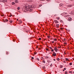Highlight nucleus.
I'll use <instances>...</instances> for the list:
<instances>
[{
  "label": "nucleus",
  "mask_w": 74,
  "mask_h": 74,
  "mask_svg": "<svg viewBox=\"0 0 74 74\" xmlns=\"http://www.w3.org/2000/svg\"><path fill=\"white\" fill-rule=\"evenodd\" d=\"M26 10H27L28 11H29L30 12H31V11H32L33 10L32 9V8H30L29 6H26Z\"/></svg>",
  "instance_id": "f257e3e1"
},
{
  "label": "nucleus",
  "mask_w": 74,
  "mask_h": 74,
  "mask_svg": "<svg viewBox=\"0 0 74 74\" xmlns=\"http://www.w3.org/2000/svg\"><path fill=\"white\" fill-rule=\"evenodd\" d=\"M0 1L3 2V3H5V2H7V0H0Z\"/></svg>",
  "instance_id": "f03ea898"
},
{
  "label": "nucleus",
  "mask_w": 74,
  "mask_h": 74,
  "mask_svg": "<svg viewBox=\"0 0 74 74\" xmlns=\"http://www.w3.org/2000/svg\"><path fill=\"white\" fill-rule=\"evenodd\" d=\"M53 55L54 56H55L56 55V53L54 52H53Z\"/></svg>",
  "instance_id": "7ed1b4c3"
},
{
  "label": "nucleus",
  "mask_w": 74,
  "mask_h": 74,
  "mask_svg": "<svg viewBox=\"0 0 74 74\" xmlns=\"http://www.w3.org/2000/svg\"><path fill=\"white\" fill-rule=\"evenodd\" d=\"M72 20V18H71V17L69 18L68 21H71Z\"/></svg>",
  "instance_id": "20e7f679"
},
{
  "label": "nucleus",
  "mask_w": 74,
  "mask_h": 74,
  "mask_svg": "<svg viewBox=\"0 0 74 74\" xmlns=\"http://www.w3.org/2000/svg\"><path fill=\"white\" fill-rule=\"evenodd\" d=\"M54 22H55V23H59V22L57 20H54Z\"/></svg>",
  "instance_id": "39448f33"
},
{
  "label": "nucleus",
  "mask_w": 74,
  "mask_h": 74,
  "mask_svg": "<svg viewBox=\"0 0 74 74\" xmlns=\"http://www.w3.org/2000/svg\"><path fill=\"white\" fill-rule=\"evenodd\" d=\"M67 14V13H62V14H61V15H64V14Z\"/></svg>",
  "instance_id": "423d86ee"
},
{
  "label": "nucleus",
  "mask_w": 74,
  "mask_h": 74,
  "mask_svg": "<svg viewBox=\"0 0 74 74\" xmlns=\"http://www.w3.org/2000/svg\"><path fill=\"white\" fill-rule=\"evenodd\" d=\"M56 26L57 27H59V25L56 24Z\"/></svg>",
  "instance_id": "0eeeda50"
},
{
  "label": "nucleus",
  "mask_w": 74,
  "mask_h": 74,
  "mask_svg": "<svg viewBox=\"0 0 74 74\" xmlns=\"http://www.w3.org/2000/svg\"><path fill=\"white\" fill-rule=\"evenodd\" d=\"M54 50L55 51H58V49H57L56 47H54Z\"/></svg>",
  "instance_id": "6e6552de"
},
{
  "label": "nucleus",
  "mask_w": 74,
  "mask_h": 74,
  "mask_svg": "<svg viewBox=\"0 0 74 74\" xmlns=\"http://www.w3.org/2000/svg\"><path fill=\"white\" fill-rule=\"evenodd\" d=\"M18 1L17 0H15V3H18Z\"/></svg>",
  "instance_id": "1a4fd4ad"
},
{
  "label": "nucleus",
  "mask_w": 74,
  "mask_h": 74,
  "mask_svg": "<svg viewBox=\"0 0 74 74\" xmlns=\"http://www.w3.org/2000/svg\"><path fill=\"white\" fill-rule=\"evenodd\" d=\"M17 10H20V7H18L17 8Z\"/></svg>",
  "instance_id": "9d476101"
},
{
  "label": "nucleus",
  "mask_w": 74,
  "mask_h": 74,
  "mask_svg": "<svg viewBox=\"0 0 74 74\" xmlns=\"http://www.w3.org/2000/svg\"><path fill=\"white\" fill-rule=\"evenodd\" d=\"M12 5H14V4H15V3L12 2Z\"/></svg>",
  "instance_id": "9b49d317"
},
{
  "label": "nucleus",
  "mask_w": 74,
  "mask_h": 74,
  "mask_svg": "<svg viewBox=\"0 0 74 74\" xmlns=\"http://www.w3.org/2000/svg\"><path fill=\"white\" fill-rule=\"evenodd\" d=\"M69 65L70 66H71V65H72V63L71 62L70 64H69Z\"/></svg>",
  "instance_id": "f8f14e48"
},
{
  "label": "nucleus",
  "mask_w": 74,
  "mask_h": 74,
  "mask_svg": "<svg viewBox=\"0 0 74 74\" xmlns=\"http://www.w3.org/2000/svg\"><path fill=\"white\" fill-rule=\"evenodd\" d=\"M8 19H5V21H6V22H8Z\"/></svg>",
  "instance_id": "ddd939ff"
},
{
  "label": "nucleus",
  "mask_w": 74,
  "mask_h": 74,
  "mask_svg": "<svg viewBox=\"0 0 74 74\" xmlns=\"http://www.w3.org/2000/svg\"><path fill=\"white\" fill-rule=\"evenodd\" d=\"M19 22H20L21 23H22V22L21 21V20H20L19 21Z\"/></svg>",
  "instance_id": "4468645a"
},
{
  "label": "nucleus",
  "mask_w": 74,
  "mask_h": 74,
  "mask_svg": "<svg viewBox=\"0 0 74 74\" xmlns=\"http://www.w3.org/2000/svg\"><path fill=\"white\" fill-rule=\"evenodd\" d=\"M65 74H67V71H65Z\"/></svg>",
  "instance_id": "2eb2a0df"
},
{
  "label": "nucleus",
  "mask_w": 74,
  "mask_h": 74,
  "mask_svg": "<svg viewBox=\"0 0 74 74\" xmlns=\"http://www.w3.org/2000/svg\"><path fill=\"white\" fill-rule=\"evenodd\" d=\"M47 37H48L49 38H50V36H47Z\"/></svg>",
  "instance_id": "dca6fc26"
},
{
  "label": "nucleus",
  "mask_w": 74,
  "mask_h": 74,
  "mask_svg": "<svg viewBox=\"0 0 74 74\" xmlns=\"http://www.w3.org/2000/svg\"><path fill=\"white\" fill-rule=\"evenodd\" d=\"M10 23H12V21H10Z\"/></svg>",
  "instance_id": "f3484780"
},
{
  "label": "nucleus",
  "mask_w": 74,
  "mask_h": 74,
  "mask_svg": "<svg viewBox=\"0 0 74 74\" xmlns=\"http://www.w3.org/2000/svg\"><path fill=\"white\" fill-rule=\"evenodd\" d=\"M62 5H63V4H60V6H62Z\"/></svg>",
  "instance_id": "a211bd4d"
},
{
  "label": "nucleus",
  "mask_w": 74,
  "mask_h": 74,
  "mask_svg": "<svg viewBox=\"0 0 74 74\" xmlns=\"http://www.w3.org/2000/svg\"><path fill=\"white\" fill-rule=\"evenodd\" d=\"M6 54H7V55H8V52L7 51V52H6Z\"/></svg>",
  "instance_id": "6ab92c4d"
},
{
  "label": "nucleus",
  "mask_w": 74,
  "mask_h": 74,
  "mask_svg": "<svg viewBox=\"0 0 74 74\" xmlns=\"http://www.w3.org/2000/svg\"><path fill=\"white\" fill-rule=\"evenodd\" d=\"M49 48L50 49H52V48L51 47H49Z\"/></svg>",
  "instance_id": "aec40b11"
},
{
  "label": "nucleus",
  "mask_w": 74,
  "mask_h": 74,
  "mask_svg": "<svg viewBox=\"0 0 74 74\" xmlns=\"http://www.w3.org/2000/svg\"><path fill=\"white\" fill-rule=\"evenodd\" d=\"M65 59L66 61H67V60H68V58H66Z\"/></svg>",
  "instance_id": "412c9836"
},
{
  "label": "nucleus",
  "mask_w": 74,
  "mask_h": 74,
  "mask_svg": "<svg viewBox=\"0 0 74 74\" xmlns=\"http://www.w3.org/2000/svg\"><path fill=\"white\" fill-rule=\"evenodd\" d=\"M42 68H43V69H45V66H43V67H42Z\"/></svg>",
  "instance_id": "4be33fe9"
},
{
  "label": "nucleus",
  "mask_w": 74,
  "mask_h": 74,
  "mask_svg": "<svg viewBox=\"0 0 74 74\" xmlns=\"http://www.w3.org/2000/svg\"><path fill=\"white\" fill-rule=\"evenodd\" d=\"M69 73H72V72L71 71H69Z\"/></svg>",
  "instance_id": "5701e85b"
},
{
  "label": "nucleus",
  "mask_w": 74,
  "mask_h": 74,
  "mask_svg": "<svg viewBox=\"0 0 74 74\" xmlns=\"http://www.w3.org/2000/svg\"><path fill=\"white\" fill-rule=\"evenodd\" d=\"M57 60H58V61H59V60H60V59H59V58H58V59H57Z\"/></svg>",
  "instance_id": "b1692460"
},
{
  "label": "nucleus",
  "mask_w": 74,
  "mask_h": 74,
  "mask_svg": "<svg viewBox=\"0 0 74 74\" xmlns=\"http://www.w3.org/2000/svg\"><path fill=\"white\" fill-rule=\"evenodd\" d=\"M32 59H34V57H32Z\"/></svg>",
  "instance_id": "393cba45"
},
{
  "label": "nucleus",
  "mask_w": 74,
  "mask_h": 74,
  "mask_svg": "<svg viewBox=\"0 0 74 74\" xmlns=\"http://www.w3.org/2000/svg\"><path fill=\"white\" fill-rule=\"evenodd\" d=\"M36 59H37V60H38V61H39V59H38V58H37Z\"/></svg>",
  "instance_id": "a878e982"
},
{
  "label": "nucleus",
  "mask_w": 74,
  "mask_h": 74,
  "mask_svg": "<svg viewBox=\"0 0 74 74\" xmlns=\"http://www.w3.org/2000/svg\"><path fill=\"white\" fill-rule=\"evenodd\" d=\"M71 6H72V5H69V7H71Z\"/></svg>",
  "instance_id": "bb28decb"
},
{
  "label": "nucleus",
  "mask_w": 74,
  "mask_h": 74,
  "mask_svg": "<svg viewBox=\"0 0 74 74\" xmlns=\"http://www.w3.org/2000/svg\"><path fill=\"white\" fill-rule=\"evenodd\" d=\"M60 68H62V67H63V66H60Z\"/></svg>",
  "instance_id": "cd10ccee"
},
{
  "label": "nucleus",
  "mask_w": 74,
  "mask_h": 74,
  "mask_svg": "<svg viewBox=\"0 0 74 74\" xmlns=\"http://www.w3.org/2000/svg\"><path fill=\"white\" fill-rule=\"evenodd\" d=\"M69 15H66V17H67L68 16H69Z\"/></svg>",
  "instance_id": "c85d7f7f"
},
{
  "label": "nucleus",
  "mask_w": 74,
  "mask_h": 74,
  "mask_svg": "<svg viewBox=\"0 0 74 74\" xmlns=\"http://www.w3.org/2000/svg\"><path fill=\"white\" fill-rule=\"evenodd\" d=\"M54 40V41H56L57 40V39H55Z\"/></svg>",
  "instance_id": "c756f323"
},
{
  "label": "nucleus",
  "mask_w": 74,
  "mask_h": 74,
  "mask_svg": "<svg viewBox=\"0 0 74 74\" xmlns=\"http://www.w3.org/2000/svg\"><path fill=\"white\" fill-rule=\"evenodd\" d=\"M52 66V64H51L50 66H51H51Z\"/></svg>",
  "instance_id": "7c9ffc66"
},
{
  "label": "nucleus",
  "mask_w": 74,
  "mask_h": 74,
  "mask_svg": "<svg viewBox=\"0 0 74 74\" xmlns=\"http://www.w3.org/2000/svg\"><path fill=\"white\" fill-rule=\"evenodd\" d=\"M39 40H41V38H39Z\"/></svg>",
  "instance_id": "2f4dec72"
},
{
  "label": "nucleus",
  "mask_w": 74,
  "mask_h": 74,
  "mask_svg": "<svg viewBox=\"0 0 74 74\" xmlns=\"http://www.w3.org/2000/svg\"><path fill=\"white\" fill-rule=\"evenodd\" d=\"M52 52H53V49H52L51 50Z\"/></svg>",
  "instance_id": "473e14b6"
},
{
  "label": "nucleus",
  "mask_w": 74,
  "mask_h": 74,
  "mask_svg": "<svg viewBox=\"0 0 74 74\" xmlns=\"http://www.w3.org/2000/svg\"><path fill=\"white\" fill-rule=\"evenodd\" d=\"M59 18H60V17L58 18V19L59 20Z\"/></svg>",
  "instance_id": "72a5a7b5"
},
{
  "label": "nucleus",
  "mask_w": 74,
  "mask_h": 74,
  "mask_svg": "<svg viewBox=\"0 0 74 74\" xmlns=\"http://www.w3.org/2000/svg\"><path fill=\"white\" fill-rule=\"evenodd\" d=\"M46 50H47V51H49V50H48V49H46Z\"/></svg>",
  "instance_id": "f704fd0d"
},
{
  "label": "nucleus",
  "mask_w": 74,
  "mask_h": 74,
  "mask_svg": "<svg viewBox=\"0 0 74 74\" xmlns=\"http://www.w3.org/2000/svg\"><path fill=\"white\" fill-rule=\"evenodd\" d=\"M12 16V15H10V17H11V16Z\"/></svg>",
  "instance_id": "c9c22d12"
},
{
  "label": "nucleus",
  "mask_w": 74,
  "mask_h": 74,
  "mask_svg": "<svg viewBox=\"0 0 74 74\" xmlns=\"http://www.w3.org/2000/svg\"><path fill=\"white\" fill-rule=\"evenodd\" d=\"M57 16V15L56 14L54 15V16Z\"/></svg>",
  "instance_id": "e433bc0d"
},
{
  "label": "nucleus",
  "mask_w": 74,
  "mask_h": 74,
  "mask_svg": "<svg viewBox=\"0 0 74 74\" xmlns=\"http://www.w3.org/2000/svg\"><path fill=\"white\" fill-rule=\"evenodd\" d=\"M52 43H54V42L52 41Z\"/></svg>",
  "instance_id": "4c0bfd02"
},
{
  "label": "nucleus",
  "mask_w": 74,
  "mask_h": 74,
  "mask_svg": "<svg viewBox=\"0 0 74 74\" xmlns=\"http://www.w3.org/2000/svg\"><path fill=\"white\" fill-rule=\"evenodd\" d=\"M54 61H55V60H55V59H54Z\"/></svg>",
  "instance_id": "58836bf2"
},
{
  "label": "nucleus",
  "mask_w": 74,
  "mask_h": 74,
  "mask_svg": "<svg viewBox=\"0 0 74 74\" xmlns=\"http://www.w3.org/2000/svg\"><path fill=\"white\" fill-rule=\"evenodd\" d=\"M44 63H45V62L44 61Z\"/></svg>",
  "instance_id": "ea45409f"
},
{
  "label": "nucleus",
  "mask_w": 74,
  "mask_h": 74,
  "mask_svg": "<svg viewBox=\"0 0 74 74\" xmlns=\"http://www.w3.org/2000/svg\"><path fill=\"white\" fill-rule=\"evenodd\" d=\"M64 70H66V68H64Z\"/></svg>",
  "instance_id": "a19ab883"
},
{
  "label": "nucleus",
  "mask_w": 74,
  "mask_h": 74,
  "mask_svg": "<svg viewBox=\"0 0 74 74\" xmlns=\"http://www.w3.org/2000/svg\"><path fill=\"white\" fill-rule=\"evenodd\" d=\"M60 29H61V30H62V28H61Z\"/></svg>",
  "instance_id": "79ce46f5"
},
{
  "label": "nucleus",
  "mask_w": 74,
  "mask_h": 74,
  "mask_svg": "<svg viewBox=\"0 0 74 74\" xmlns=\"http://www.w3.org/2000/svg\"><path fill=\"white\" fill-rule=\"evenodd\" d=\"M64 44H67V43H64Z\"/></svg>",
  "instance_id": "37998d69"
},
{
  "label": "nucleus",
  "mask_w": 74,
  "mask_h": 74,
  "mask_svg": "<svg viewBox=\"0 0 74 74\" xmlns=\"http://www.w3.org/2000/svg\"><path fill=\"white\" fill-rule=\"evenodd\" d=\"M34 53L35 55H36V53Z\"/></svg>",
  "instance_id": "c03bdc74"
},
{
  "label": "nucleus",
  "mask_w": 74,
  "mask_h": 74,
  "mask_svg": "<svg viewBox=\"0 0 74 74\" xmlns=\"http://www.w3.org/2000/svg\"><path fill=\"white\" fill-rule=\"evenodd\" d=\"M40 1H43V0H40Z\"/></svg>",
  "instance_id": "a18cd8bd"
},
{
  "label": "nucleus",
  "mask_w": 74,
  "mask_h": 74,
  "mask_svg": "<svg viewBox=\"0 0 74 74\" xmlns=\"http://www.w3.org/2000/svg\"><path fill=\"white\" fill-rule=\"evenodd\" d=\"M66 40L65 38H64V40Z\"/></svg>",
  "instance_id": "49530a36"
},
{
  "label": "nucleus",
  "mask_w": 74,
  "mask_h": 74,
  "mask_svg": "<svg viewBox=\"0 0 74 74\" xmlns=\"http://www.w3.org/2000/svg\"><path fill=\"white\" fill-rule=\"evenodd\" d=\"M62 20L60 21V22H62Z\"/></svg>",
  "instance_id": "de8ad7c7"
},
{
  "label": "nucleus",
  "mask_w": 74,
  "mask_h": 74,
  "mask_svg": "<svg viewBox=\"0 0 74 74\" xmlns=\"http://www.w3.org/2000/svg\"><path fill=\"white\" fill-rule=\"evenodd\" d=\"M64 54H66V53L65 52H64Z\"/></svg>",
  "instance_id": "09e8293b"
},
{
  "label": "nucleus",
  "mask_w": 74,
  "mask_h": 74,
  "mask_svg": "<svg viewBox=\"0 0 74 74\" xmlns=\"http://www.w3.org/2000/svg\"><path fill=\"white\" fill-rule=\"evenodd\" d=\"M62 7H63V5H62Z\"/></svg>",
  "instance_id": "8fccbe9b"
},
{
  "label": "nucleus",
  "mask_w": 74,
  "mask_h": 74,
  "mask_svg": "<svg viewBox=\"0 0 74 74\" xmlns=\"http://www.w3.org/2000/svg\"><path fill=\"white\" fill-rule=\"evenodd\" d=\"M64 71V70L63 69V71Z\"/></svg>",
  "instance_id": "3c124183"
},
{
  "label": "nucleus",
  "mask_w": 74,
  "mask_h": 74,
  "mask_svg": "<svg viewBox=\"0 0 74 74\" xmlns=\"http://www.w3.org/2000/svg\"><path fill=\"white\" fill-rule=\"evenodd\" d=\"M36 48H38V47H37Z\"/></svg>",
  "instance_id": "603ef678"
},
{
  "label": "nucleus",
  "mask_w": 74,
  "mask_h": 74,
  "mask_svg": "<svg viewBox=\"0 0 74 74\" xmlns=\"http://www.w3.org/2000/svg\"><path fill=\"white\" fill-rule=\"evenodd\" d=\"M17 21H18V19H17Z\"/></svg>",
  "instance_id": "864d4df0"
},
{
  "label": "nucleus",
  "mask_w": 74,
  "mask_h": 74,
  "mask_svg": "<svg viewBox=\"0 0 74 74\" xmlns=\"http://www.w3.org/2000/svg\"><path fill=\"white\" fill-rule=\"evenodd\" d=\"M56 52H57V50H56Z\"/></svg>",
  "instance_id": "5fc2aeb1"
},
{
  "label": "nucleus",
  "mask_w": 74,
  "mask_h": 74,
  "mask_svg": "<svg viewBox=\"0 0 74 74\" xmlns=\"http://www.w3.org/2000/svg\"><path fill=\"white\" fill-rule=\"evenodd\" d=\"M47 58H48V57H47Z\"/></svg>",
  "instance_id": "6e6d98bb"
},
{
  "label": "nucleus",
  "mask_w": 74,
  "mask_h": 74,
  "mask_svg": "<svg viewBox=\"0 0 74 74\" xmlns=\"http://www.w3.org/2000/svg\"><path fill=\"white\" fill-rule=\"evenodd\" d=\"M60 47H59L58 48H60Z\"/></svg>",
  "instance_id": "4d7b16f0"
},
{
  "label": "nucleus",
  "mask_w": 74,
  "mask_h": 74,
  "mask_svg": "<svg viewBox=\"0 0 74 74\" xmlns=\"http://www.w3.org/2000/svg\"><path fill=\"white\" fill-rule=\"evenodd\" d=\"M47 47H48L49 46H47Z\"/></svg>",
  "instance_id": "13d9d810"
},
{
  "label": "nucleus",
  "mask_w": 74,
  "mask_h": 74,
  "mask_svg": "<svg viewBox=\"0 0 74 74\" xmlns=\"http://www.w3.org/2000/svg\"><path fill=\"white\" fill-rule=\"evenodd\" d=\"M73 60H74V59H73Z\"/></svg>",
  "instance_id": "bf43d9fd"
},
{
  "label": "nucleus",
  "mask_w": 74,
  "mask_h": 74,
  "mask_svg": "<svg viewBox=\"0 0 74 74\" xmlns=\"http://www.w3.org/2000/svg\"><path fill=\"white\" fill-rule=\"evenodd\" d=\"M39 49H40V48H39Z\"/></svg>",
  "instance_id": "052dcab7"
},
{
  "label": "nucleus",
  "mask_w": 74,
  "mask_h": 74,
  "mask_svg": "<svg viewBox=\"0 0 74 74\" xmlns=\"http://www.w3.org/2000/svg\"><path fill=\"white\" fill-rule=\"evenodd\" d=\"M45 0H43V1H45Z\"/></svg>",
  "instance_id": "680f3d73"
},
{
  "label": "nucleus",
  "mask_w": 74,
  "mask_h": 74,
  "mask_svg": "<svg viewBox=\"0 0 74 74\" xmlns=\"http://www.w3.org/2000/svg\"><path fill=\"white\" fill-rule=\"evenodd\" d=\"M4 16V15H3L2 16Z\"/></svg>",
  "instance_id": "e2e57ef3"
},
{
  "label": "nucleus",
  "mask_w": 74,
  "mask_h": 74,
  "mask_svg": "<svg viewBox=\"0 0 74 74\" xmlns=\"http://www.w3.org/2000/svg\"><path fill=\"white\" fill-rule=\"evenodd\" d=\"M45 40H47V39H45Z\"/></svg>",
  "instance_id": "0e129e2a"
},
{
  "label": "nucleus",
  "mask_w": 74,
  "mask_h": 74,
  "mask_svg": "<svg viewBox=\"0 0 74 74\" xmlns=\"http://www.w3.org/2000/svg\"><path fill=\"white\" fill-rule=\"evenodd\" d=\"M73 12V11H72V12Z\"/></svg>",
  "instance_id": "69168bd1"
},
{
  "label": "nucleus",
  "mask_w": 74,
  "mask_h": 74,
  "mask_svg": "<svg viewBox=\"0 0 74 74\" xmlns=\"http://www.w3.org/2000/svg\"><path fill=\"white\" fill-rule=\"evenodd\" d=\"M73 73H74V72H73Z\"/></svg>",
  "instance_id": "338daca9"
},
{
  "label": "nucleus",
  "mask_w": 74,
  "mask_h": 74,
  "mask_svg": "<svg viewBox=\"0 0 74 74\" xmlns=\"http://www.w3.org/2000/svg\"><path fill=\"white\" fill-rule=\"evenodd\" d=\"M4 22H5V21H4Z\"/></svg>",
  "instance_id": "774afa93"
}]
</instances>
